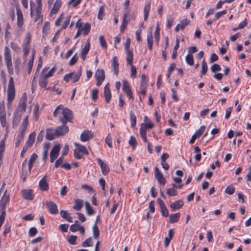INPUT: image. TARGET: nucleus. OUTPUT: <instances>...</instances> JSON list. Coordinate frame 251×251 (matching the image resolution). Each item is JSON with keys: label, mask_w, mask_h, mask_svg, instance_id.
<instances>
[{"label": "nucleus", "mask_w": 251, "mask_h": 251, "mask_svg": "<svg viewBox=\"0 0 251 251\" xmlns=\"http://www.w3.org/2000/svg\"><path fill=\"white\" fill-rule=\"evenodd\" d=\"M53 116L58 117L59 121L62 124V125L58 126L55 128L58 137L65 135L69 131V127L66 125L67 123L73 122L72 111L67 108H63V106L60 105L55 109Z\"/></svg>", "instance_id": "f257e3e1"}, {"label": "nucleus", "mask_w": 251, "mask_h": 251, "mask_svg": "<svg viewBox=\"0 0 251 251\" xmlns=\"http://www.w3.org/2000/svg\"><path fill=\"white\" fill-rule=\"evenodd\" d=\"M49 69V67H44L42 69L39 78V86L47 90H50L51 89L50 87H47L48 78L52 76L56 70V68L54 66L48 72H47Z\"/></svg>", "instance_id": "f03ea898"}, {"label": "nucleus", "mask_w": 251, "mask_h": 251, "mask_svg": "<svg viewBox=\"0 0 251 251\" xmlns=\"http://www.w3.org/2000/svg\"><path fill=\"white\" fill-rule=\"evenodd\" d=\"M27 96L26 93H24L19 101L17 110L14 114H17L19 116L18 122H19L23 113L25 111L26 108Z\"/></svg>", "instance_id": "7ed1b4c3"}, {"label": "nucleus", "mask_w": 251, "mask_h": 251, "mask_svg": "<svg viewBox=\"0 0 251 251\" xmlns=\"http://www.w3.org/2000/svg\"><path fill=\"white\" fill-rule=\"evenodd\" d=\"M4 57L7 71L9 74L12 75L14 73V71L12 62L11 54L10 50L7 47H5L4 48Z\"/></svg>", "instance_id": "20e7f679"}, {"label": "nucleus", "mask_w": 251, "mask_h": 251, "mask_svg": "<svg viewBox=\"0 0 251 251\" xmlns=\"http://www.w3.org/2000/svg\"><path fill=\"white\" fill-rule=\"evenodd\" d=\"M15 97V89L13 78H9L7 90V105L10 106Z\"/></svg>", "instance_id": "39448f33"}, {"label": "nucleus", "mask_w": 251, "mask_h": 251, "mask_svg": "<svg viewBox=\"0 0 251 251\" xmlns=\"http://www.w3.org/2000/svg\"><path fill=\"white\" fill-rule=\"evenodd\" d=\"M81 75L82 69L81 67H80L79 69L76 72H73L65 75L63 77V80L66 82H68L70 79H72L73 80V82L75 83L79 80Z\"/></svg>", "instance_id": "423d86ee"}, {"label": "nucleus", "mask_w": 251, "mask_h": 251, "mask_svg": "<svg viewBox=\"0 0 251 251\" xmlns=\"http://www.w3.org/2000/svg\"><path fill=\"white\" fill-rule=\"evenodd\" d=\"M130 40L127 38L125 44V50L126 53V60L128 65L132 64L133 60V51L130 50Z\"/></svg>", "instance_id": "0eeeda50"}, {"label": "nucleus", "mask_w": 251, "mask_h": 251, "mask_svg": "<svg viewBox=\"0 0 251 251\" xmlns=\"http://www.w3.org/2000/svg\"><path fill=\"white\" fill-rule=\"evenodd\" d=\"M31 39V34L28 32L25 35L24 43L23 45L24 58H26L29 52Z\"/></svg>", "instance_id": "6e6552de"}, {"label": "nucleus", "mask_w": 251, "mask_h": 251, "mask_svg": "<svg viewBox=\"0 0 251 251\" xmlns=\"http://www.w3.org/2000/svg\"><path fill=\"white\" fill-rule=\"evenodd\" d=\"M0 123L2 127L8 128L6 122V113L3 102H0Z\"/></svg>", "instance_id": "1a4fd4ad"}, {"label": "nucleus", "mask_w": 251, "mask_h": 251, "mask_svg": "<svg viewBox=\"0 0 251 251\" xmlns=\"http://www.w3.org/2000/svg\"><path fill=\"white\" fill-rule=\"evenodd\" d=\"M71 18V15H70L67 16L66 17L65 20L63 23V24L62 25L61 28L60 29H59L55 33L54 37L52 38V39L51 40L52 42H55L57 41V40L59 37V35L60 32L61 31V30L65 29L67 27L68 25H69L70 22Z\"/></svg>", "instance_id": "9d476101"}, {"label": "nucleus", "mask_w": 251, "mask_h": 251, "mask_svg": "<svg viewBox=\"0 0 251 251\" xmlns=\"http://www.w3.org/2000/svg\"><path fill=\"white\" fill-rule=\"evenodd\" d=\"M123 91L126 94L129 99L133 100V96L132 92L131 90L130 85L126 79H123Z\"/></svg>", "instance_id": "9b49d317"}, {"label": "nucleus", "mask_w": 251, "mask_h": 251, "mask_svg": "<svg viewBox=\"0 0 251 251\" xmlns=\"http://www.w3.org/2000/svg\"><path fill=\"white\" fill-rule=\"evenodd\" d=\"M95 77L97 81V86H100L105 77L104 70L103 69H97L95 74Z\"/></svg>", "instance_id": "f8f14e48"}, {"label": "nucleus", "mask_w": 251, "mask_h": 251, "mask_svg": "<svg viewBox=\"0 0 251 251\" xmlns=\"http://www.w3.org/2000/svg\"><path fill=\"white\" fill-rule=\"evenodd\" d=\"M9 195L7 194V190H5L0 200V205L1 207V210L6 211V205L9 203Z\"/></svg>", "instance_id": "ddd939ff"}, {"label": "nucleus", "mask_w": 251, "mask_h": 251, "mask_svg": "<svg viewBox=\"0 0 251 251\" xmlns=\"http://www.w3.org/2000/svg\"><path fill=\"white\" fill-rule=\"evenodd\" d=\"M46 206L49 212L53 215L58 214V209L55 203L51 201H46Z\"/></svg>", "instance_id": "4468645a"}, {"label": "nucleus", "mask_w": 251, "mask_h": 251, "mask_svg": "<svg viewBox=\"0 0 251 251\" xmlns=\"http://www.w3.org/2000/svg\"><path fill=\"white\" fill-rule=\"evenodd\" d=\"M98 164L100 166L101 170V173L104 176L107 175L110 169L107 165V163H104L100 158L97 159Z\"/></svg>", "instance_id": "2eb2a0df"}, {"label": "nucleus", "mask_w": 251, "mask_h": 251, "mask_svg": "<svg viewBox=\"0 0 251 251\" xmlns=\"http://www.w3.org/2000/svg\"><path fill=\"white\" fill-rule=\"evenodd\" d=\"M154 176L159 184L161 185L165 184L166 182V179L157 167L154 168Z\"/></svg>", "instance_id": "dca6fc26"}, {"label": "nucleus", "mask_w": 251, "mask_h": 251, "mask_svg": "<svg viewBox=\"0 0 251 251\" xmlns=\"http://www.w3.org/2000/svg\"><path fill=\"white\" fill-rule=\"evenodd\" d=\"M94 136L93 133L89 130H85L82 132L80 135V140L83 142H87L91 139Z\"/></svg>", "instance_id": "f3484780"}, {"label": "nucleus", "mask_w": 251, "mask_h": 251, "mask_svg": "<svg viewBox=\"0 0 251 251\" xmlns=\"http://www.w3.org/2000/svg\"><path fill=\"white\" fill-rule=\"evenodd\" d=\"M58 137L55 128H48L46 129V138L48 140H52Z\"/></svg>", "instance_id": "a211bd4d"}, {"label": "nucleus", "mask_w": 251, "mask_h": 251, "mask_svg": "<svg viewBox=\"0 0 251 251\" xmlns=\"http://www.w3.org/2000/svg\"><path fill=\"white\" fill-rule=\"evenodd\" d=\"M23 197L26 200L32 201L34 198L33 191L31 189H23L21 190Z\"/></svg>", "instance_id": "6ab92c4d"}, {"label": "nucleus", "mask_w": 251, "mask_h": 251, "mask_svg": "<svg viewBox=\"0 0 251 251\" xmlns=\"http://www.w3.org/2000/svg\"><path fill=\"white\" fill-rule=\"evenodd\" d=\"M60 150L59 145H55L53 147L50 153V160L51 162H53L58 157Z\"/></svg>", "instance_id": "aec40b11"}, {"label": "nucleus", "mask_w": 251, "mask_h": 251, "mask_svg": "<svg viewBox=\"0 0 251 251\" xmlns=\"http://www.w3.org/2000/svg\"><path fill=\"white\" fill-rule=\"evenodd\" d=\"M157 201L160 207L161 213L162 215L164 217H167L169 216V211L163 201L160 198H158Z\"/></svg>", "instance_id": "412c9836"}, {"label": "nucleus", "mask_w": 251, "mask_h": 251, "mask_svg": "<svg viewBox=\"0 0 251 251\" xmlns=\"http://www.w3.org/2000/svg\"><path fill=\"white\" fill-rule=\"evenodd\" d=\"M104 96L106 103H109L111 99V93L110 89V84L107 83L104 88Z\"/></svg>", "instance_id": "4be33fe9"}, {"label": "nucleus", "mask_w": 251, "mask_h": 251, "mask_svg": "<svg viewBox=\"0 0 251 251\" xmlns=\"http://www.w3.org/2000/svg\"><path fill=\"white\" fill-rule=\"evenodd\" d=\"M119 60L117 56H115L112 58V67L114 74L118 75L119 74Z\"/></svg>", "instance_id": "5701e85b"}, {"label": "nucleus", "mask_w": 251, "mask_h": 251, "mask_svg": "<svg viewBox=\"0 0 251 251\" xmlns=\"http://www.w3.org/2000/svg\"><path fill=\"white\" fill-rule=\"evenodd\" d=\"M39 187L42 191H47L49 189V185L47 180L46 176H44L39 182Z\"/></svg>", "instance_id": "b1692460"}, {"label": "nucleus", "mask_w": 251, "mask_h": 251, "mask_svg": "<svg viewBox=\"0 0 251 251\" xmlns=\"http://www.w3.org/2000/svg\"><path fill=\"white\" fill-rule=\"evenodd\" d=\"M190 21L187 19H184L182 20L180 24H177L175 28L176 32H178L180 29L183 30L186 26L188 25Z\"/></svg>", "instance_id": "393cba45"}, {"label": "nucleus", "mask_w": 251, "mask_h": 251, "mask_svg": "<svg viewBox=\"0 0 251 251\" xmlns=\"http://www.w3.org/2000/svg\"><path fill=\"white\" fill-rule=\"evenodd\" d=\"M16 12L17 15V25L21 27L24 23L23 15L22 10L19 7L16 8Z\"/></svg>", "instance_id": "a878e982"}, {"label": "nucleus", "mask_w": 251, "mask_h": 251, "mask_svg": "<svg viewBox=\"0 0 251 251\" xmlns=\"http://www.w3.org/2000/svg\"><path fill=\"white\" fill-rule=\"evenodd\" d=\"M184 203L182 200H178L175 201L170 204V206L171 208L172 211H175L176 210L180 209L183 205Z\"/></svg>", "instance_id": "bb28decb"}, {"label": "nucleus", "mask_w": 251, "mask_h": 251, "mask_svg": "<svg viewBox=\"0 0 251 251\" xmlns=\"http://www.w3.org/2000/svg\"><path fill=\"white\" fill-rule=\"evenodd\" d=\"M90 43L89 41H87L81 52V57L83 59V60L84 61L86 59V55L90 50Z\"/></svg>", "instance_id": "cd10ccee"}, {"label": "nucleus", "mask_w": 251, "mask_h": 251, "mask_svg": "<svg viewBox=\"0 0 251 251\" xmlns=\"http://www.w3.org/2000/svg\"><path fill=\"white\" fill-rule=\"evenodd\" d=\"M35 132H33L30 133L25 146L28 148L31 147L35 141Z\"/></svg>", "instance_id": "c85d7f7f"}, {"label": "nucleus", "mask_w": 251, "mask_h": 251, "mask_svg": "<svg viewBox=\"0 0 251 251\" xmlns=\"http://www.w3.org/2000/svg\"><path fill=\"white\" fill-rule=\"evenodd\" d=\"M75 145L76 147V149L75 150V151L81 152L83 154L88 155L89 154L87 149L84 146L78 143H75Z\"/></svg>", "instance_id": "c756f323"}, {"label": "nucleus", "mask_w": 251, "mask_h": 251, "mask_svg": "<svg viewBox=\"0 0 251 251\" xmlns=\"http://www.w3.org/2000/svg\"><path fill=\"white\" fill-rule=\"evenodd\" d=\"M62 5L61 0H56L51 10V14H56Z\"/></svg>", "instance_id": "7c9ffc66"}, {"label": "nucleus", "mask_w": 251, "mask_h": 251, "mask_svg": "<svg viewBox=\"0 0 251 251\" xmlns=\"http://www.w3.org/2000/svg\"><path fill=\"white\" fill-rule=\"evenodd\" d=\"M41 11L42 9L36 8L35 9V16L34 17V21L35 22L39 21V22L38 23V25H39L40 23H42L43 16L41 15Z\"/></svg>", "instance_id": "2f4dec72"}, {"label": "nucleus", "mask_w": 251, "mask_h": 251, "mask_svg": "<svg viewBox=\"0 0 251 251\" xmlns=\"http://www.w3.org/2000/svg\"><path fill=\"white\" fill-rule=\"evenodd\" d=\"M75 205L73 206L74 209L79 211L83 206V201L81 199H76L74 201Z\"/></svg>", "instance_id": "473e14b6"}, {"label": "nucleus", "mask_w": 251, "mask_h": 251, "mask_svg": "<svg viewBox=\"0 0 251 251\" xmlns=\"http://www.w3.org/2000/svg\"><path fill=\"white\" fill-rule=\"evenodd\" d=\"M147 42H148V49L151 51L152 49V45L153 42L152 32H150L148 33L147 35Z\"/></svg>", "instance_id": "72a5a7b5"}, {"label": "nucleus", "mask_w": 251, "mask_h": 251, "mask_svg": "<svg viewBox=\"0 0 251 251\" xmlns=\"http://www.w3.org/2000/svg\"><path fill=\"white\" fill-rule=\"evenodd\" d=\"M150 8H151V2H147L144 8V21H147V20L148 18L149 12L150 11Z\"/></svg>", "instance_id": "f704fd0d"}, {"label": "nucleus", "mask_w": 251, "mask_h": 251, "mask_svg": "<svg viewBox=\"0 0 251 251\" xmlns=\"http://www.w3.org/2000/svg\"><path fill=\"white\" fill-rule=\"evenodd\" d=\"M180 217V213H176L173 214H171L169 216L170 222L171 223H175L178 222Z\"/></svg>", "instance_id": "c9c22d12"}, {"label": "nucleus", "mask_w": 251, "mask_h": 251, "mask_svg": "<svg viewBox=\"0 0 251 251\" xmlns=\"http://www.w3.org/2000/svg\"><path fill=\"white\" fill-rule=\"evenodd\" d=\"M148 84H140L139 90L138 91L139 95L145 96L147 93Z\"/></svg>", "instance_id": "e433bc0d"}, {"label": "nucleus", "mask_w": 251, "mask_h": 251, "mask_svg": "<svg viewBox=\"0 0 251 251\" xmlns=\"http://www.w3.org/2000/svg\"><path fill=\"white\" fill-rule=\"evenodd\" d=\"M28 124V116H27L24 119V120L22 123V129L20 130V131L25 133V131L26 130V128L27 127Z\"/></svg>", "instance_id": "4c0bfd02"}, {"label": "nucleus", "mask_w": 251, "mask_h": 251, "mask_svg": "<svg viewBox=\"0 0 251 251\" xmlns=\"http://www.w3.org/2000/svg\"><path fill=\"white\" fill-rule=\"evenodd\" d=\"M90 29L91 25L88 23H85L83 27L80 29L81 31L83 32L84 35H88L90 31Z\"/></svg>", "instance_id": "58836bf2"}, {"label": "nucleus", "mask_w": 251, "mask_h": 251, "mask_svg": "<svg viewBox=\"0 0 251 251\" xmlns=\"http://www.w3.org/2000/svg\"><path fill=\"white\" fill-rule=\"evenodd\" d=\"M25 133L20 131L17 137L16 142L15 143L16 147H19L21 142L23 141Z\"/></svg>", "instance_id": "ea45409f"}, {"label": "nucleus", "mask_w": 251, "mask_h": 251, "mask_svg": "<svg viewBox=\"0 0 251 251\" xmlns=\"http://www.w3.org/2000/svg\"><path fill=\"white\" fill-rule=\"evenodd\" d=\"M129 145L132 147L133 150H134L137 147V142L136 138L133 136H131L128 141Z\"/></svg>", "instance_id": "a19ab883"}, {"label": "nucleus", "mask_w": 251, "mask_h": 251, "mask_svg": "<svg viewBox=\"0 0 251 251\" xmlns=\"http://www.w3.org/2000/svg\"><path fill=\"white\" fill-rule=\"evenodd\" d=\"M130 121L131 127L134 128L136 125V117L132 111L130 112Z\"/></svg>", "instance_id": "79ce46f5"}, {"label": "nucleus", "mask_w": 251, "mask_h": 251, "mask_svg": "<svg viewBox=\"0 0 251 251\" xmlns=\"http://www.w3.org/2000/svg\"><path fill=\"white\" fill-rule=\"evenodd\" d=\"M92 231L94 238L95 239H97L100 236V230L99 227L97 226V222L93 226Z\"/></svg>", "instance_id": "37998d69"}, {"label": "nucleus", "mask_w": 251, "mask_h": 251, "mask_svg": "<svg viewBox=\"0 0 251 251\" xmlns=\"http://www.w3.org/2000/svg\"><path fill=\"white\" fill-rule=\"evenodd\" d=\"M85 205L87 214L90 216L93 215L94 214V211L91 206L90 204L88 202L86 201L85 202Z\"/></svg>", "instance_id": "c03bdc74"}, {"label": "nucleus", "mask_w": 251, "mask_h": 251, "mask_svg": "<svg viewBox=\"0 0 251 251\" xmlns=\"http://www.w3.org/2000/svg\"><path fill=\"white\" fill-rule=\"evenodd\" d=\"M201 67H202V70L201 71V76L202 75H204L206 74L207 71V63L205 60V59H203L202 63H201Z\"/></svg>", "instance_id": "a18cd8bd"}, {"label": "nucleus", "mask_w": 251, "mask_h": 251, "mask_svg": "<svg viewBox=\"0 0 251 251\" xmlns=\"http://www.w3.org/2000/svg\"><path fill=\"white\" fill-rule=\"evenodd\" d=\"M167 194L170 197H174L177 195V191L174 187L169 188L167 190Z\"/></svg>", "instance_id": "49530a36"}, {"label": "nucleus", "mask_w": 251, "mask_h": 251, "mask_svg": "<svg viewBox=\"0 0 251 251\" xmlns=\"http://www.w3.org/2000/svg\"><path fill=\"white\" fill-rule=\"evenodd\" d=\"M30 173H29V171L26 169H22V173L21 174V178L22 179L23 182L25 181L27 178V176Z\"/></svg>", "instance_id": "de8ad7c7"}, {"label": "nucleus", "mask_w": 251, "mask_h": 251, "mask_svg": "<svg viewBox=\"0 0 251 251\" xmlns=\"http://www.w3.org/2000/svg\"><path fill=\"white\" fill-rule=\"evenodd\" d=\"M129 21V20H128L126 18H123L122 23L120 27V31L121 33H123L125 31Z\"/></svg>", "instance_id": "09e8293b"}, {"label": "nucleus", "mask_w": 251, "mask_h": 251, "mask_svg": "<svg viewBox=\"0 0 251 251\" xmlns=\"http://www.w3.org/2000/svg\"><path fill=\"white\" fill-rule=\"evenodd\" d=\"M185 60L186 63L190 66H192L194 64V58L191 54H188L186 56Z\"/></svg>", "instance_id": "8fccbe9b"}, {"label": "nucleus", "mask_w": 251, "mask_h": 251, "mask_svg": "<svg viewBox=\"0 0 251 251\" xmlns=\"http://www.w3.org/2000/svg\"><path fill=\"white\" fill-rule=\"evenodd\" d=\"M112 138L110 134H108V135L105 137V142L108 145V146L110 148H112Z\"/></svg>", "instance_id": "3c124183"}, {"label": "nucleus", "mask_w": 251, "mask_h": 251, "mask_svg": "<svg viewBox=\"0 0 251 251\" xmlns=\"http://www.w3.org/2000/svg\"><path fill=\"white\" fill-rule=\"evenodd\" d=\"M175 18L172 17H168L167 19V24H166V28L167 29H170L174 22Z\"/></svg>", "instance_id": "603ef678"}, {"label": "nucleus", "mask_w": 251, "mask_h": 251, "mask_svg": "<svg viewBox=\"0 0 251 251\" xmlns=\"http://www.w3.org/2000/svg\"><path fill=\"white\" fill-rule=\"evenodd\" d=\"M99 41L100 44V46L102 48L104 49H107V43L103 36H100L99 37Z\"/></svg>", "instance_id": "864d4df0"}, {"label": "nucleus", "mask_w": 251, "mask_h": 251, "mask_svg": "<svg viewBox=\"0 0 251 251\" xmlns=\"http://www.w3.org/2000/svg\"><path fill=\"white\" fill-rule=\"evenodd\" d=\"M235 192V188L232 185L228 186L225 190V193L228 195H232Z\"/></svg>", "instance_id": "5fc2aeb1"}, {"label": "nucleus", "mask_w": 251, "mask_h": 251, "mask_svg": "<svg viewBox=\"0 0 251 251\" xmlns=\"http://www.w3.org/2000/svg\"><path fill=\"white\" fill-rule=\"evenodd\" d=\"M205 129V126H201L199 128V129H198L195 134L197 135V136L199 138L204 132V130Z\"/></svg>", "instance_id": "6e6d98bb"}, {"label": "nucleus", "mask_w": 251, "mask_h": 251, "mask_svg": "<svg viewBox=\"0 0 251 251\" xmlns=\"http://www.w3.org/2000/svg\"><path fill=\"white\" fill-rule=\"evenodd\" d=\"M104 6L103 5H101L100 6L98 14V18L100 20H102L103 16H104Z\"/></svg>", "instance_id": "4d7b16f0"}, {"label": "nucleus", "mask_w": 251, "mask_h": 251, "mask_svg": "<svg viewBox=\"0 0 251 251\" xmlns=\"http://www.w3.org/2000/svg\"><path fill=\"white\" fill-rule=\"evenodd\" d=\"M11 231V225L8 223L5 224L4 229L3 232L4 236H6L7 234Z\"/></svg>", "instance_id": "13d9d810"}, {"label": "nucleus", "mask_w": 251, "mask_h": 251, "mask_svg": "<svg viewBox=\"0 0 251 251\" xmlns=\"http://www.w3.org/2000/svg\"><path fill=\"white\" fill-rule=\"evenodd\" d=\"M76 239H77V236L75 235H71L68 240V243L73 245H75L76 244Z\"/></svg>", "instance_id": "bf43d9fd"}, {"label": "nucleus", "mask_w": 251, "mask_h": 251, "mask_svg": "<svg viewBox=\"0 0 251 251\" xmlns=\"http://www.w3.org/2000/svg\"><path fill=\"white\" fill-rule=\"evenodd\" d=\"M92 246V240L91 237L88 238L82 243V246L83 247H91Z\"/></svg>", "instance_id": "052dcab7"}, {"label": "nucleus", "mask_w": 251, "mask_h": 251, "mask_svg": "<svg viewBox=\"0 0 251 251\" xmlns=\"http://www.w3.org/2000/svg\"><path fill=\"white\" fill-rule=\"evenodd\" d=\"M78 60V56L77 55V53H76L70 59L69 64L70 66L74 65Z\"/></svg>", "instance_id": "680f3d73"}, {"label": "nucleus", "mask_w": 251, "mask_h": 251, "mask_svg": "<svg viewBox=\"0 0 251 251\" xmlns=\"http://www.w3.org/2000/svg\"><path fill=\"white\" fill-rule=\"evenodd\" d=\"M211 71L215 73L216 72L220 71L221 70V67L220 65L218 64H214L210 68Z\"/></svg>", "instance_id": "e2e57ef3"}, {"label": "nucleus", "mask_w": 251, "mask_h": 251, "mask_svg": "<svg viewBox=\"0 0 251 251\" xmlns=\"http://www.w3.org/2000/svg\"><path fill=\"white\" fill-rule=\"evenodd\" d=\"M226 13H227L226 10H224L223 11H219V12L216 13L215 15L214 20H218L222 17V16L226 14Z\"/></svg>", "instance_id": "0e129e2a"}, {"label": "nucleus", "mask_w": 251, "mask_h": 251, "mask_svg": "<svg viewBox=\"0 0 251 251\" xmlns=\"http://www.w3.org/2000/svg\"><path fill=\"white\" fill-rule=\"evenodd\" d=\"M171 91L172 92V99L176 101L177 102L179 100V98L177 97V91L176 89L172 88Z\"/></svg>", "instance_id": "69168bd1"}, {"label": "nucleus", "mask_w": 251, "mask_h": 251, "mask_svg": "<svg viewBox=\"0 0 251 251\" xmlns=\"http://www.w3.org/2000/svg\"><path fill=\"white\" fill-rule=\"evenodd\" d=\"M131 74L130 77L132 78H135L136 77L137 75V70L135 66L131 65Z\"/></svg>", "instance_id": "338daca9"}, {"label": "nucleus", "mask_w": 251, "mask_h": 251, "mask_svg": "<svg viewBox=\"0 0 251 251\" xmlns=\"http://www.w3.org/2000/svg\"><path fill=\"white\" fill-rule=\"evenodd\" d=\"M37 233V230L36 227H33L29 229L28 234L30 237H34Z\"/></svg>", "instance_id": "774afa93"}]
</instances>
